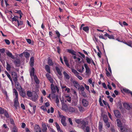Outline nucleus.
<instances>
[{
    "label": "nucleus",
    "instance_id": "nucleus-1",
    "mask_svg": "<svg viewBox=\"0 0 132 132\" xmlns=\"http://www.w3.org/2000/svg\"><path fill=\"white\" fill-rule=\"evenodd\" d=\"M75 121L78 124V126L82 129L84 132H90V128L87 126L88 122L85 119H76Z\"/></svg>",
    "mask_w": 132,
    "mask_h": 132
},
{
    "label": "nucleus",
    "instance_id": "nucleus-2",
    "mask_svg": "<svg viewBox=\"0 0 132 132\" xmlns=\"http://www.w3.org/2000/svg\"><path fill=\"white\" fill-rule=\"evenodd\" d=\"M26 94L28 97H31L32 100L34 101H35L38 97L37 93L35 91L31 92L30 91H28Z\"/></svg>",
    "mask_w": 132,
    "mask_h": 132
},
{
    "label": "nucleus",
    "instance_id": "nucleus-3",
    "mask_svg": "<svg viewBox=\"0 0 132 132\" xmlns=\"http://www.w3.org/2000/svg\"><path fill=\"white\" fill-rule=\"evenodd\" d=\"M51 87L52 91L51 95H52V98H54L55 97H56L57 95H56L54 94L56 93V90L58 93H59V88L57 86H54L53 84H51Z\"/></svg>",
    "mask_w": 132,
    "mask_h": 132
},
{
    "label": "nucleus",
    "instance_id": "nucleus-4",
    "mask_svg": "<svg viewBox=\"0 0 132 132\" xmlns=\"http://www.w3.org/2000/svg\"><path fill=\"white\" fill-rule=\"evenodd\" d=\"M11 75L15 83H16L18 79L17 74L14 72H12Z\"/></svg>",
    "mask_w": 132,
    "mask_h": 132
},
{
    "label": "nucleus",
    "instance_id": "nucleus-5",
    "mask_svg": "<svg viewBox=\"0 0 132 132\" xmlns=\"http://www.w3.org/2000/svg\"><path fill=\"white\" fill-rule=\"evenodd\" d=\"M14 101V106L16 109L19 106L18 98H15Z\"/></svg>",
    "mask_w": 132,
    "mask_h": 132
},
{
    "label": "nucleus",
    "instance_id": "nucleus-6",
    "mask_svg": "<svg viewBox=\"0 0 132 132\" xmlns=\"http://www.w3.org/2000/svg\"><path fill=\"white\" fill-rule=\"evenodd\" d=\"M68 110L69 112H71V113L77 112H78V110L76 108L71 107H69Z\"/></svg>",
    "mask_w": 132,
    "mask_h": 132
},
{
    "label": "nucleus",
    "instance_id": "nucleus-7",
    "mask_svg": "<svg viewBox=\"0 0 132 132\" xmlns=\"http://www.w3.org/2000/svg\"><path fill=\"white\" fill-rule=\"evenodd\" d=\"M81 103L85 107L89 105V102L85 99H82Z\"/></svg>",
    "mask_w": 132,
    "mask_h": 132
},
{
    "label": "nucleus",
    "instance_id": "nucleus-8",
    "mask_svg": "<svg viewBox=\"0 0 132 132\" xmlns=\"http://www.w3.org/2000/svg\"><path fill=\"white\" fill-rule=\"evenodd\" d=\"M34 130L35 132H41L40 127L37 125L35 126L34 127Z\"/></svg>",
    "mask_w": 132,
    "mask_h": 132
},
{
    "label": "nucleus",
    "instance_id": "nucleus-9",
    "mask_svg": "<svg viewBox=\"0 0 132 132\" xmlns=\"http://www.w3.org/2000/svg\"><path fill=\"white\" fill-rule=\"evenodd\" d=\"M114 112L115 116L117 118H119L120 117V114L118 110H116L114 111Z\"/></svg>",
    "mask_w": 132,
    "mask_h": 132
},
{
    "label": "nucleus",
    "instance_id": "nucleus-10",
    "mask_svg": "<svg viewBox=\"0 0 132 132\" xmlns=\"http://www.w3.org/2000/svg\"><path fill=\"white\" fill-rule=\"evenodd\" d=\"M30 75L31 77H34L36 75H34L35 73V69L34 68L32 67L31 68V70L30 71Z\"/></svg>",
    "mask_w": 132,
    "mask_h": 132
},
{
    "label": "nucleus",
    "instance_id": "nucleus-11",
    "mask_svg": "<svg viewBox=\"0 0 132 132\" xmlns=\"http://www.w3.org/2000/svg\"><path fill=\"white\" fill-rule=\"evenodd\" d=\"M29 105L32 108L31 109L32 110V112L33 113H35L36 109V106L33 105V104L32 103H29Z\"/></svg>",
    "mask_w": 132,
    "mask_h": 132
},
{
    "label": "nucleus",
    "instance_id": "nucleus-12",
    "mask_svg": "<svg viewBox=\"0 0 132 132\" xmlns=\"http://www.w3.org/2000/svg\"><path fill=\"white\" fill-rule=\"evenodd\" d=\"M34 57H32L30 59V61L29 64L30 66L31 67H32L34 66Z\"/></svg>",
    "mask_w": 132,
    "mask_h": 132
},
{
    "label": "nucleus",
    "instance_id": "nucleus-13",
    "mask_svg": "<svg viewBox=\"0 0 132 132\" xmlns=\"http://www.w3.org/2000/svg\"><path fill=\"white\" fill-rule=\"evenodd\" d=\"M66 118L65 117L61 119V122L62 125L64 126H65L67 125V123L65 122Z\"/></svg>",
    "mask_w": 132,
    "mask_h": 132
},
{
    "label": "nucleus",
    "instance_id": "nucleus-14",
    "mask_svg": "<svg viewBox=\"0 0 132 132\" xmlns=\"http://www.w3.org/2000/svg\"><path fill=\"white\" fill-rule=\"evenodd\" d=\"M6 54L7 56L9 57H10L13 59H14V56H13L12 54V53L9 51H8L6 53Z\"/></svg>",
    "mask_w": 132,
    "mask_h": 132
},
{
    "label": "nucleus",
    "instance_id": "nucleus-15",
    "mask_svg": "<svg viewBox=\"0 0 132 132\" xmlns=\"http://www.w3.org/2000/svg\"><path fill=\"white\" fill-rule=\"evenodd\" d=\"M42 130L43 132H47V128L45 124L44 123L42 125Z\"/></svg>",
    "mask_w": 132,
    "mask_h": 132
},
{
    "label": "nucleus",
    "instance_id": "nucleus-16",
    "mask_svg": "<svg viewBox=\"0 0 132 132\" xmlns=\"http://www.w3.org/2000/svg\"><path fill=\"white\" fill-rule=\"evenodd\" d=\"M84 67L86 69V72L87 74H88L90 71L89 68L86 64H84Z\"/></svg>",
    "mask_w": 132,
    "mask_h": 132
},
{
    "label": "nucleus",
    "instance_id": "nucleus-17",
    "mask_svg": "<svg viewBox=\"0 0 132 132\" xmlns=\"http://www.w3.org/2000/svg\"><path fill=\"white\" fill-rule=\"evenodd\" d=\"M14 62L15 64L17 65L20 64V61L19 59L16 58L14 60Z\"/></svg>",
    "mask_w": 132,
    "mask_h": 132
},
{
    "label": "nucleus",
    "instance_id": "nucleus-18",
    "mask_svg": "<svg viewBox=\"0 0 132 132\" xmlns=\"http://www.w3.org/2000/svg\"><path fill=\"white\" fill-rule=\"evenodd\" d=\"M5 74L7 75L8 77L10 79L11 82H13L12 79L9 73L6 71H4Z\"/></svg>",
    "mask_w": 132,
    "mask_h": 132
},
{
    "label": "nucleus",
    "instance_id": "nucleus-19",
    "mask_svg": "<svg viewBox=\"0 0 132 132\" xmlns=\"http://www.w3.org/2000/svg\"><path fill=\"white\" fill-rule=\"evenodd\" d=\"M67 50V52L71 53L73 55H76V52L72 50L68 49Z\"/></svg>",
    "mask_w": 132,
    "mask_h": 132
},
{
    "label": "nucleus",
    "instance_id": "nucleus-20",
    "mask_svg": "<svg viewBox=\"0 0 132 132\" xmlns=\"http://www.w3.org/2000/svg\"><path fill=\"white\" fill-rule=\"evenodd\" d=\"M20 94L23 98L25 97L26 93L24 90L23 89L21 90V91L20 92Z\"/></svg>",
    "mask_w": 132,
    "mask_h": 132
},
{
    "label": "nucleus",
    "instance_id": "nucleus-21",
    "mask_svg": "<svg viewBox=\"0 0 132 132\" xmlns=\"http://www.w3.org/2000/svg\"><path fill=\"white\" fill-rule=\"evenodd\" d=\"M15 83V86L16 88L18 90H19L22 89V88L21 87V86L19 83L18 82Z\"/></svg>",
    "mask_w": 132,
    "mask_h": 132
},
{
    "label": "nucleus",
    "instance_id": "nucleus-22",
    "mask_svg": "<svg viewBox=\"0 0 132 132\" xmlns=\"http://www.w3.org/2000/svg\"><path fill=\"white\" fill-rule=\"evenodd\" d=\"M45 68L47 72L49 73H51L50 68L48 65H46L45 66Z\"/></svg>",
    "mask_w": 132,
    "mask_h": 132
},
{
    "label": "nucleus",
    "instance_id": "nucleus-23",
    "mask_svg": "<svg viewBox=\"0 0 132 132\" xmlns=\"http://www.w3.org/2000/svg\"><path fill=\"white\" fill-rule=\"evenodd\" d=\"M62 108V110L65 111L68 110V106L65 104H64L63 105Z\"/></svg>",
    "mask_w": 132,
    "mask_h": 132
},
{
    "label": "nucleus",
    "instance_id": "nucleus-24",
    "mask_svg": "<svg viewBox=\"0 0 132 132\" xmlns=\"http://www.w3.org/2000/svg\"><path fill=\"white\" fill-rule=\"evenodd\" d=\"M55 69L57 72L58 74L60 76H61L62 75V73L60 70L59 67L58 66H56L55 67Z\"/></svg>",
    "mask_w": 132,
    "mask_h": 132
},
{
    "label": "nucleus",
    "instance_id": "nucleus-25",
    "mask_svg": "<svg viewBox=\"0 0 132 132\" xmlns=\"http://www.w3.org/2000/svg\"><path fill=\"white\" fill-rule=\"evenodd\" d=\"M86 60L87 62L89 64L91 63L92 60H93L91 58H89L87 56L86 57Z\"/></svg>",
    "mask_w": 132,
    "mask_h": 132
},
{
    "label": "nucleus",
    "instance_id": "nucleus-26",
    "mask_svg": "<svg viewBox=\"0 0 132 132\" xmlns=\"http://www.w3.org/2000/svg\"><path fill=\"white\" fill-rule=\"evenodd\" d=\"M73 82L75 87L77 88H79V85L78 82L76 81H74Z\"/></svg>",
    "mask_w": 132,
    "mask_h": 132
},
{
    "label": "nucleus",
    "instance_id": "nucleus-27",
    "mask_svg": "<svg viewBox=\"0 0 132 132\" xmlns=\"http://www.w3.org/2000/svg\"><path fill=\"white\" fill-rule=\"evenodd\" d=\"M123 105L125 108L128 110H130L131 108L130 106L127 103L124 104Z\"/></svg>",
    "mask_w": 132,
    "mask_h": 132
},
{
    "label": "nucleus",
    "instance_id": "nucleus-28",
    "mask_svg": "<svg viewBox=\"0 0 132 132\" xmlns=\"http://www.w3.org/2000/svg\"><path fill=\"white\" fill-rule=\"evenodd\" d=\"M63 74L64 75V77L66 79H70V77L69 75L65 71H64L63 72Z\"/></svg>",
    "mask_w": 132,
    "mask_h": 132
},
{
    "label": "nucleus",
    "instance_id": "nucleus-29",
    "mask_svg": "<svg viewBox=\"0 0 132 132\" xmlns=\"http://www.w3.org/2000/svg\"><path fill=\"white\" fill-rule=\"evenodd\" d=\"M34 77L36 83L37 84H39V81L37 76H35Z\"/></svg>",
    "mask_w": 132,
    "mask_h": 132
},
{
    "label": "nucleus",
    "instance_id": "nucleus-30",
    "mask_svg": "<svg viewBox=\"0 0 132 132\" xmlns=\"http://www.w3.org/2000/svg\"><path fill=\"white\" fill-rule=\"evenodd\" d=\"M13 93L15 95V98H18V94L17 91L15 88H14L13 89Z\"/></svg>",
    "mask_w": 132,
    "mask_h": 132
},
{
    "label": "nucleus",
    "instance_id": "nucleus-31",
    "mask_svg": "<svg viewBox=\"0 0 132 132\" xmlns=\"http://www.w3.org/2000/svg\"><path fill=\"white\" fill-rule=\"evenodd\" d=\"M55 124L56 125V127L57 130H58V132L61 131H62V130L61 129L59 125L56 122L55 123Z\"/></svg>",
    "mask_w": 132,
    "mask_h": 132
},
{
    "label": "nucleus",
    "instance_id": "nucleus-32",
    "mask_svg": "<svg viewBox=\"0 0 132 132\" xmlns=\"http://www.w3.org/2000/svg\"><path fill=\"white\" fill-rule=\"evenodd\" d=\"M103 121L104 122L108 121V119L107 116L106 115H104L103 117Z\"/></svg>",
    "mask_w": 132,
    "mask_h": 132
},
{
    "label": "nucleus",
    "instance_id": "nucleus-33",
    "mask_svg": "<svg viewBox=\"0 0 132 132\" xmlns=\"http://www.w3.org/2000/svg\"><path fill=\"white\" fill-rule=\"evenodd\" d=\"M48 64L50 65H53V63L51 59L49 58L48 61Z\"/></svg>",
    "mask_w": 132,
    "mask_h": 132
},
{
    "label": "nucleus",
    "instance_id": "nucleus-34",
    "mask_svg": "<svg viewBox=\"0 0 132 132\" xmlns=\"http://www.w3.org/2000/svg\"><path fill=\"white\" fill-rule=\"evenodd\" d=\"M102 122H100L99 124L98 127L100 131H102Z\"/></svg>",
    "mask_w": 132,
    "mask_h": 132
},
{
    "label": "nucleus",
    "instance_id": "nucleus-35",
    "mask_svg": "<svg viewBox=\"0 0 132 132\" xmlns=\"http://www.w3.org/2000/svg\"><path fill=\"white\" fill-rule=\"evenodd\" d=\"M11 67L10 65L8 63H7L6 69L7 71H10L11 70Z\"/></svg>",
    "mask_w": 132,
    "mask_h": 132
},
{
    "label": "nucleus",
    "instance_id": "nucleus-36",
    "mask_svg": "<svg viewBox=\"0 0 132 132\" xmlns=\"http://www.w3.org/2000/svg\"><path fill=\"white\" fill-rule=\"evenodd\" d=\"M12 131V132H17L18 128L16 126H14L13 127Z\"/></svg>",
    "mask_w": 132,
    "mask_h": 132
},
{
    "label": "nucleus",
    "instance_id": "nucleus-37",
    "mask_svg": "<svg viewBox=\"0 0 132 132\" xmlns=\"http://www.w3.org/2000/svg\"><path fill=\"white\" fill-rule=\"evenodd\" d=\"M82 29L84 31L87 32L89 30V28L88 27L86 26V27H83L82 28Z\"/></svg>",
    "mask_w": 132,
    "mask_h": 132
},
{
    "label": "nucleus",
    "instance_id": "nucleus-38",
    "mask_svg": "<svg viewBox=\"0 0 132 132\" xmlns=\"http://www.w3.org/2000/svg\"><path fill=\"white\" fill-rule=\"evenodd\" d=\"M71 70L72 72L74 73L76 76L78 74H79V73L76 70H75L74 69H72Z\"/></svg>",
    "mask_w": 132,
    "mask_h": 132
},
{
    "label": "nucleus",
    "instance_id": "nucleus-39",
    "mask_svg": "<svg viewBox=\"0 0 132 132\" xmlns=\"http://www.w3.org/2000/svg\"><path fill=\"white\" fill-rule=\"evenodd\" d=\"M117 126L120 127H122V125L121 124V122L119 119L117 120Z\"/></svg>",
    "mask_w": 132,
    "mask_h": 132
},
{
    "label": "nucleus",
    "instance_id": "nucleus-40",
    "mask_svg": "<svg viewBox=\"0 0 132 132\" xmlns=\"http://www.w3.org/2000/svg\"><path fill=\"white\" fill-rule=\"evenodd\" d=\"M5 110H5L4 109L0 107V114H3L4 113Z\"/></svg>",
    "mask_w": 132,
    "mask_h": 132
},
{
    "label": "nucleus",
    "instance_id": "nucleus-41",
    "mask_svg": "<svg viewBox=\"0 0 132 132\" xmlns=\"http://www.w3.org/2000/svg\"><path fill=\"white\" fill-rule=\"evenodd\" d=\"M120 128V130L122 132H126V130H127V129L126 128H125L124 127H121Z\"/></svg>",
    "mask_w": 132,
    "mask_h": 132
},
{
    "label": "nucleus",
    "instance_id": "nucleus-42",
    "mask_svg": "<svg viewBox=\"0 0 132 132\" xmlns=\"http://www.w3.org/2000/svg\"><path fill=\"white\" fill-rule=\"evenodd\" d=\"M24 54L25 55V56L26 58H28L29 57L30 55L29 53L27 52H24Z\"/></svg>",
    "mask_w": 132,
    "mask_h": 132
},
{
    "label": "nucleus",
    "instance_id": "nucleus-43",
    "mask_svg": "<svg viewBox=\"0 0 132 132\" xmlns=\"http://www.w3.org/2000/svg\"><path fill=\"white\" fill-rule=\"evenodd\" d=\"M123 90L125 92L129 94L130 93L131 91H130L129 89H123Z\"/></svg>",
    "mask_w": 132,
    "mask_h": 132
},
{
    "label": "nucleus",
    "instance_id": "nucleus-44",
    "mask_svg": "<svg viewBox=\"0 0 132 132\" xmlns=\"http://www.w3.org/2000/svg\"><path fill=\"white\" fill-rule=\"evenodd\" d=\"M4 113V115L7 118H8L9 117L8 113L6 110L5 111Z\"/></svg>",
    "mask_w": 132,
    "mask_h": 132
},
{
    "label": "nucleus",
    "instance_id": "nucleus-45",
    "mask_svg": "<svg viewBox=\"0 0 132 132\" xmlns=\"http://www.w3.org/2000/svg\"><path fill=\"white\" fill-rule=\"evenodd\" d=\"M78 89H79L81 92L84 91L85 89L84 87L82 86H80V87L79 88V87Z\"/></svg>",
    "mask_w": 132,
    "mask_h": 132
},
{
    "label": "nucleus",
    "instance_id": "nucleus-46",
    "mask_svg": "<svg viewBox=\"0 0 132 132\" xmlns=\"http://www.w3.org/2000/svg\"><path fill=\"white\" fill-rule=\"evenodd\" d=\"M58 114L59 116V117L61 119L62 118H63L65 117L64 116L61 115V113L59 111H58Z\"/></svg>",
    "mask_w": 132,
    "mask_h": 132
},
{
    "label": "nucleus",
    "instance_id": "nucleus-47",
    "mask_svg": "<svg viewBox=\"0 0 132 132\" xmlns=\"http://www.w3.org/2000/svg\"><path fill=\"white\" fill-rule=\"evenodd\" d=\"M13 16L12 15H11V16L10 17V18L12 19V20L13 22V21H16L17 20L14 17H13V18H12Z\"/></svg>",
    "mask_w": 132,
    "mask_h": 132
},
{
    "label": "nucleus",
    "instance_id": "nucleus-48",
    "mask_svg": "<svg viewBox=\"0 0 132 132\" xmlns=\"http://www.w3.org/2000/svg\"><path fill=\"white\" fill-rule=\"evenodd\" d=\"M81 94L84 97H87L84 91L81 92Z\"/></svg>",
    "mask_w": 132,
    "mask_h": 132
},
{
    "label": "nucleus",
    "instance_id": "nucleus-49",
    "mask_svg": "<svg viewBox=\"0 0 132 132\" xmlns=\"http://www.w3.org/2000/svg\"><path fill=\"white\" fill-rule=\"evenodd\" d=\"M48 80L50 81V82L52 83V84H53V80L52 79V78L50 77H49L48 78Z\"/></svg>",
    "mask_w": 132,
    "mask_h": 132
},
{
    "label": "nucleus",
    "instance_id": "nucleus-50",
    "mask_svg": "<svg viewBox=\"0 0 132 132\" xmlns=\"http://www.w3.org/2000/svg\"><path fill=\"white\" fill-rule=\"evenodd\" d=\"M4 41L8 45H9L10 44V41L7 39H5Z\"/></svg>",
    "mask_w": 132,
    "mask_h": 132
},
{
    "label": "nucleus",
    "instance_id": "nucleus-51",
    "mask_svg": "<svg viewBox=\"0 0 132 132\" xmlns=\"http://www.w3.org/2000/svg\"><path fill=\"white\" fill-rule=\"evenodd\" d=\"M56 34L57 35V37L58 38H59L60 36V34L59 32L57 30L55 31Z\"/></svg>",
    "mask_w": 132,
    "mask_h": 132
},
{
    "label": "nucleus",
    "instance_id": "nucleus-52",
    "mask_svg": "<svg viewBox=\"0 0 132 132\" xmlns=\"http://www.w3.org/2000/svg\"><path fill=\"white\" fill-rule=\"evenodd\" d=\"M42 109L43 110L44 112H46L47 111L46 108L44 106H42Z\"/></svg>",
    "mask_w": 132,
    "mask_h": 132
},
{
    "label": "nucleus",
    "instance_id": "nucleus-53",
    "mask_svg": "<svg viewBox=\"0 0 132 132\" xmlns=\"http://www.w3.org/2000/svg\"><path fill=\"white\" fill-rule=\"evenodd\" d=\"M106 76L108 77L110 76H111V75L110 73L106 69Z\"/></svg>",
    "mask_w": 132,
    "mask_h": 132
},
{
    "label": "nucleus",
    "instance_id": "nucleus-54",
    "mask_svg": "<svg viewBox=\"0 0 132 132\" xmlns=\"http://www.w3.org/2000/svg\"><path fill=\"white\" fill-rule=\"evenodd\" d=\"M105 124H106V125L109 128L110 126V125L109 123L108 122V121L107 122L106 121V122H104Z\"/></svg>",
    "mask_w": 132,
    "mask_h": 132
},
{
    "label": "nucleus",
    "instance_id": "nucleus-55",
    "mask_svg": "<svg viewBox=\"0 0 132 132\" xmlns=\"http://www.w3.org/2000/svg\"><path fill=\"white\" fill-rule=\"evenodd\" d=\"M108 37L109 39H114V36H113L112 35H109L108 36Z\"/></svg>",
    "mask_w": 132,
    "mask_h": 132
},
{
    "label": "nucleus",
    "instance_id": "nucleus-56",
    "mask_svg": "<svg viewBox=\"0 0 132 132\" xmlns=\"http://www.w3.org/2000/svg\"><path fill=\"white\" fill-rule=\"evenodd\" d=\"M56 103L57 104H58L59 103V98H58V96H56Z\"/></svg>",
    "mask_w": 132,
    "mask_h": 132
},
{
    "label": "nucleus",
    "instance_id": "nucleus-57",
    "mask_svg": "<svg viewBox=\"0 0 132 132\" xmlns=\"http://www.w3.org/2000/svg\"><path fill=\"white\" fill-rule=\"evenodd\" d=\"M68 121L70 123V124H71V125H73V123L71 118H69Z\"/></svg>",
    "mask_w": 132,
    "mask_h": 132
},
{
    "label": "nucleus",
    "instance_id": "nucleus-58",
    "mask_svg": "<svg viewBox=\"0 0 132 132\" xmlns=\"http://www.w3.org/2000/svg\"><path fill=\"white\" fill-rule=\"evenodd\" d=\"M77 78L80 80H81L82 79V77L79 75V74H78L76 76Z\"/></svg>",
    "mask_w": 132,
    "mask_h": 132
},
{
    "label": "nucleus",
    "instance_id": "nucleus-59",
    "mask_svg": "<svg viewBox=\"0 0 132 132\" xmlns=\"http://www.w3.org/2000/svg\"><path fill=\"white\" fill-rule=\"evenodd\" d=\"M5 52V50L4 48H2L0 49V52L3 53Z\"/></svg>",
    "mask_w": 132,
    "mask_h": 132
},
{
    "label": "nucleus",
    "instance_id": "nucleus-60",
    "mask_svg": "<svg viewBox=\"0 0 132 132\" xmlns=\"http://www.w3.org/2000/svg\"><path fill=\"white\" fill-rule=\"evenodd\" d=\"M65 90V91H67L68 93H69L70 92V88L68 87L66 88Z\"/></svg>",
    "mask_w": 132,
    "mask_h": 132
},
{
    "label": "nucleus",
    "instance_id": "nucleus-61",
    "mask_svg": "<svg viewBox=\"0 0 132 132\" xmlns=\"http://www.w3.org/2000/svg\"><path fill=\"white\" fill-rule=\"evenodd\" d=\"M84 86L86 89L87 90H89V86H87V85H86V84H85Z\"/></svg>",
    "mask_w": 132,
    "mask_h": 132
},
{
    "label": "nucleus",
    "instance_id": "nucleus-62",
    "mask_svg": "<svg viewBox=\"0 0 132 132\" xmlns=\"http://www.w3.org/2000/svg\"><path fill=\"white\" fill-rule=\"evenodd\" d=\"M21 107L23 110H25V106L22 103L21 104Z\"/></svg>",
    "mask_w": 132,
    "mask_h": 132
},
{
    "label": "nucleus",
    "instance_id": "nucleus-63",
    "mask_svg": "<svg viewBox=\"0 0 132 132\" xmlns=\"http://www.w3.org/2000/svg\"><path fill=\"white\" fill-rule=\"evenodd\" d=\"M63 59L64 62L68 61L67 58L65 56H63Z\"/></svg>",
    "mask_w": 132,
    "mask_h": 132
},
{
    "label": "nucleus",
    "instance_id": "nucleus-64",
    "mask_svg": "<svg viewBox=\"0 0 132 132\" xmlns=\"http://www.w3.org/2000/svg\"><path fill=\"white\" fill-rule=\"evenodd\" d=\"M111 130L112 132H117V131L115 130L113 128H111Z\"/></svg>",
    "mask_w": 132,
    "mask_h": 132
}]
</instances>
